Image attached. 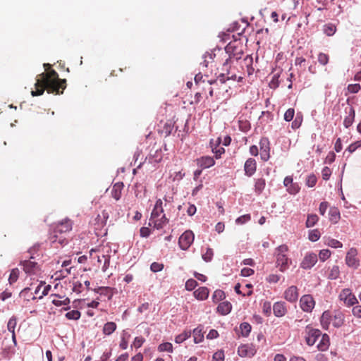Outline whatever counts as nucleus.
<instances>
[{"instance_id":"8fccbe9b","label":"nucleus","mask_w":361,"mask_h":361,"mask_svg":"<svg viewBox=\"0 0 361 361\" xmlns=\"http://www.w3.org/2000/svg\"><path fill=\"white\" fill-rule=\"evenodd\" d=\"M302 122V117L299 114H297L295 119L292 122L291 127L293 129L295 130L300 127Z\"/></svg>"},{"instance_id":"052dcab7","label":"nucleus","mask_w":361,"mask_h":361,"mask_svg":"<svg viewBox=\"0 0 361 361\" xmlns=\"http://www.w3.org/2000/svg\"><path fill=\"white\" fill-rule=\"evenodd\" d=\"M224 353L222 350H219L213 355L212 361H224Z\"/></svg>"},{"instance_id":"9d476101","label":"nucleus","mask_w":361,"mask_h":361,"mask_svg":"<svg viewBox=\"0 0 361 361\" xmlns=\"http://www.w3.org/2000/svg\"><path fill=\"white\" fill-rule=\"evenodd\" d=\"M339 298L348 307L353 306L358 302L356 297L353 294L349 288L342 290L339 295Z\"/></svg>"},{"instance_id":"7c9ffc66","label":"nucleus","mask_w":361,"mask_h":361,"mask_svg":"<svg viewBox=\"0 0 361 361\" xmlns=\"http://www.w3.org/2000/svg\"><path fill=\"white\" fill-rule=\"evenodd\" d=\"M266 185L265 180L263 178H258L255 180V190L257 194H260L264 189Z\"/></svg>"},{"instance_id":"6ab92c4d","label":"nucleus","mask_w":361,"mask_h":361,"mask_svg":"<svg viewBox=\"0 0 361 361\" xmlns=\"http://www.w3.org/2000/svg\"><path fill=\"white\" fill-rule=\"evenodd\" d=\"M197 164L202 169H207L214 166L215 161L212 157L205 156L197 159Z\"/></svg>"},{"instance_id":"20e7f679","label":"nucleus","mask_w":361,"mask_h":361,"mask_svg":"<svg viewBox=\"0 0 361 361\" xmlns=\"http://www.w3.org/2000/svg\"><path fill=\"white\" fill-rule=\"evenodd\" d=\"M288 251V247L286 245H281L275 251L276 258V265L282 272L285 271L291 264V259L287 257L286 253Z\"/></svg>"},{"instance_id":"13d9d810","label":"nucleus","mask_w":361,"mask_h":361,"mask_svg":"<svg viewBox=\"0 0 361 361\" xmlns=\"http://www.w3.org/2000/svg\"><path fill=\"white\" fill-rule=\"evenodd\" d=\"M100 295L107 296L108 299L111 300L113 296L112 288L105 286V288L102 290Z\"/></svg>"},{"instance_id":"e433bc0d","label":"nucleus","mask_w":361,"mask_h":361,"mask_svg":"<svg viewBox=\"0 0 361 361\" xmlns=\"http://www.w3.org/2000/svg\"><path fill=\"white\" fill-rule=\"evenodd\" d=\"M191 336L190 331H185L182 334L178 335L175 338V341L177 343H181L185 341L186 339L190 338Z\"/></svg>"},{"instance_id":"c03bdc74","label":"nucleus","mask_w":361,"mask_h":361,"mask_svg":"<svg viewBox=\"0 0 361 361\" xmlns=\"http://www.w3.org/2000/svg\"><path fill=\"white\" fill-rule=\"evenodd\" d=\"M317 60L321 65L325 66L329 63V56L328 54L321 52L318 54Z\"/></svg>"},{"instance_id":"4c0bfd02","label":"nucleus","mask_w":361,"mask_h":361,"mask_svg":"<svg viewBox=\"0 0 361 361\" xmlns=\"http://www.w3.org/2000/svg\"><path fill=\"white\" fill-rule=\"evenodd\" d=\"M225 298V293L221 290H216L212 295L214 302H219Z\"/></svg>"},{"instance_id":"f3484780","label":"nucleus","mask_w":361,"mask_h":361,"mask_svg":"<svg viewBox=\"0 0 361 361\" xmlns=\"http://www.w3.org/2000/svg\"><path fill=\"white\" fill-rule=\"evenodd\" d=\"M159 127V133L163 136L167 137L171 134L173 128V122L170 120L166 121V122L161 121Z\"/></svg>"},{"instance_id":"72a5a7b5","label":"nucleus","mask_w":361,"mask_h":361,"mask_svg":"<svg viewBox=\"0 0 361 361\" xmlns=\"http://www.w3.org/2000/svg\"><path fill=\"white\" fill-rule=\"evenodd\" d=\"M339 276H340V269H339L338 266L334 265L330 269V271H329V273L328 275V279H329L331 280H334V279H338L339 277Z\"/></svg>"},{"instance_id":"6e6552de","label":"nucleus","mask_w":361,"mask_h":361,"mask_svg":"<svg viewBox=\"0 0 361 361\" xmlns=\"http://www.w3.org/2000/svg\"><path fill=\"white\" fill-rule=\"evenodd\" d=\"M194 233L188 230L185 231L179 238L178 244L183 250H187L194 241Z\"/></svg>"},{"instance_id":"bf43d9fd","label":"nucleus","mask_w":361,"mask_h":361,"mask_svg":"<svg viewBox=\"0 0 361 361\" xmlns=\"http://www.w3.org/2000/svg\"><path fill=\"white\" fill-rule=\"evenodd\" d=\"M245 64L247 66V72L249 74H251L252 72L254 71V68L252 67H250V65H252V58L250 56H247L244 59Z\"/></svg>"},{"instance_id":"603ef678","label":"nucleus","mask_w":361,"mask_h":361,"mask_svg":"<svg viewBox=\"0 0 361 361\" xmlns=\"http://www.w3.org/2000/svg\"><path fill=\"white\" fill-rule=\"evenodd\" d=\"M295 115V110L293 108H289L284 114V120L290 121L293 119Z\"/></svg>"},{"instance_id":"58836bf2","label":"nucleus","mask_w":361,"mask_h":361,"mask_svg":"<svg viewBox=\"0 0 361 361\" xmlns=\"http://www.w3.org/2000/svg\"><path fill=\"white\" fill-rule=\"evenodd\" d=\"M319 221V217L316 214H309L306 221L307 228L314 226Z\"/></svg>"},{"instance_id":"473e14b6","label":"nucleus","mask_w":361,"mask_h":361,"mask_svg":"<svg viewBox=\"0 0 361 361\" xmlns=\"http://www.w3.org/2000/svg\"><path fill=\"white\" fill-rule=\"evenodd\" d=\"M355 118V110L353 108L350 107L349 109V115L345 117L343 121V125L345 128H348L353 124Z\"/></svg>"},{"instance_id":"412c9836","label":"nucleus","mask_w":361,"mask_h":361,"mask_svg":"<svg viewBox=\"0 0 361 361\" xmlns=\"http://www.w3.org/2000/svg\"><path fill=\"white\" fill-rule=\"evenodd\" d=\"M344 319V314L342 312L339 310L334 311L331 319L332 325L336 328L341 327L343 324Z\"/></svg>"},{"instance_id":"5fc2aeb1","label":"nucleus","mask_w":361,"mask_h":361,"mask_svg":"<svg viewBox=\"0 0 361 361\" xmlns=\"http://www.w3.org/2000/svg\"><path fill=\"white\" fill-rule=\"evenodd\" d=\"M348 91L350 92V93H357L360 89H361V86L360 84H350L348 85Z\"/></svg>"},{"instance_id":"0eeeda50","label":"nucleus","mask_w":361,"mask_h":361,"mask_svg":"<svg viewBox=\"0 0 361 361\" xmlns=\"http://www.w3.org/2000/svg\"><path fill=\"white\" fill-rule=\"evenodd\" d=\"M322 336L320 330L314 329L310 326H307L305 328V341L308 345H313L318 338Z\"/></svg>"},{"instance_id":"a18cd8bd","label":"nucleus","mask_w":361,"mask_h":361,"mask_svg":"<svg viewBox=\"0 0 361 361\" xmlns=\"http://www.w3.org/2000/svg\"><path fill=\"white\" fill-rule=\"evenodd\" d=\"M112 211V207L108 206L104 209H103L101 212L100 217L103 219V222H106L109 217V213H111Z\"/></svg>"},{"instance_id":"ea45409f","label":"nucleus","mask_w":361,"mask_h":361,"mask_svg":"<svg viewBox=\"0 0 361 361\" xmlns=\"http://www.w3.org/2000/svg\"><path fill=\"white\" fill-rule=\"evenodd\" d=\"M19 273L20 271L18 268H15L11 270L8 278V282L11 285L17 281L19 277Z\"/></svg>"},{"instance_id":"7ed1b4c3","label":"nucleus","mask_w":361,"mask_h":361,"mask_svg":"<svg viewBox=\"0 0 361 361\" xmlns=\"http://www.w3.org/2000/svg\"><path fill=\"white\" fill-rule=\"evenodd\" d=\"M244 46L240 40L235 39L230 42L225 48L226 54L228 55V58L226 59L224 66L228 65L232 59L238 60L241 59L243 54Z\"/></svg>"},{"instance_id":"bb28decb","label":"nucleus","mask_w":361,"mask_h":361,"mask_svg":"<svg viewBox=\"0 0 361 361\" xmlns=\"http://www.w3.org/2000/svg\"><path fill=\"white\" fill-rule=\"evenodd\" d=\"M221 142V139L219 137L215 143L213 142L212 140L210 141L211 147H212V152L215 154V157L216 159L220 158L221 155L225 152V149L224 147H217L216 145H219Z\"/></svg>"},{"instance_id":"c756f323","label":"nucleus","mask_w":361,"mask_h":361,"mask_svg":"<svg viewBox=\"0 0 361 361\" xmlns=\"http://www.w3.org/2000/svg\"><path fill=\"white\" fill-rule=\"evenodd\" d=\"M193 338L195 343H199L203 341L204 332L202 326H197L193 330Z\"/></svg>"},{"instance_id":"5701e85b","label":"nucleus","mask_w":361,"mask_h":361,"mask_svg":"<svg viewBox=\"0 0 361 361\" xmlns=\"http://www.w3.org/2000/svg\"><path fill=\"white\" fill-rule=\"evenodd\" d=\"M193 294L197 300H204L208 298L209 290L207 287H200L195 290Z\"/></svg>"},{"instance_id":"2f4dec72","label":"nucleus","mask_w":361,"mask_h":361,"mask_svg":"<svg viewBox=\"0 0 361 361\" xmlns=\"http://www.w3.org/2000/svg\"><path fill=\"white\" fill-rule=\"evenodd\" d=\"M116 329V324L113 322H107L103 327V333L106 335L111 334Z\"/></svg>"},{"instance_id":"49530a36","label":"nucleus","mask_w":361,"mask_h":361,"mask_svg":"<svg viewBox=\"0 0 361 361\" xmlns=\"http://www.w3.org/2000/svg\"><path fill=\"white\" fill-rule=\"evenodd\" d=\"M330 220L336 223L340 219V213L337 209H331L329 211Z\"/></svg>"},{"instance_id":"3c124183","label":"nucleus","mask_w":361,"mask_h":361,"mask_svg":"<svg viewBox=\"0 0 361 361\" xmlns=\"http://www.w3.org/2000/svg\"><path fill=\"white\" fill-rule=\"evenodd\" d=\"M158 350L160 352H164V351L172 352L173 346L171 343L166 342V343L160 344L158 347Z\"/></svg>"},{"instance_id":"423d86ee","label":"nucleus","mask_w":361,"mask_h":361,"mask_svg":"<svg viewBox=\"0 0 361 361\" xmlns=\"http://www.w3.org/2000/svg\"><path fill=\"white\" fill-rule=\"evenodd\" d=\"M33 257H30V259H25L20 262V265L23 267V269L25 273L27 275H37L40 273V266L36 262L32 261Z\"/></svg>"},{"instance_id":"338daca9","label":"nucleus","mask_w":361,"mask_h":361,"mask_svg":"<svg viewBox=\"0 0 361 361\" xmlns=\"http://www.w3.org/2000/svg\"><path fill=\"white\" fill-rule=\"evenodd\" d=\"M317 180V177L314 175H310L307 179V185L309 187L312 188L316 185Z\"/></svg>"},{"instance_id":"f03ea898","label":"nucleus","mask_w":361,"mask_h":361,"mask_svg":"<svg viewBox=\"0 0 361 361\" xmlns=\"http://www.w3.org/2000/svg\"><path fill=\"white\" fill-rule=\"evenodd\" d=\"M73 228V222L70 219H65L56 224L54 226L53 233L49 236L51 243L58 242L63 244L66 242V239L59 235L70 232Z\"/></svg>"},{"instance_id":"09e8293b","label":"nucleus","mask_w":361,"mask_h":361,"mask_svg":"<svg viewBox=\"0 0 361 361\" xmlns=\"http://www.w3.org/2000/svg\"><path fill=\"white\" fill-rule=\"evenodd\" d=\"M273 307H271V304L269 301H265L262 305V312L266 316H269L271 313V309Z\"/></svg>"},{"instance_id":"393cba45","label":"nucleus","mask_w":361,"mask_h":361,"mask_svg":"<svg viewBox=\"0 0 361 361\" xmlns=\"http://www.w3.org/2000/svg\"><path fill=\"white\" fill-rule=\"evenodd\" d=\"M123 183H116L113 185L111 193V196L116 200H120V198L121 197V191L123 190Z\"/></svg>"},{"instance_id":"dca6fc26","label":"nucleus","mask_w":361,"mask_h":361,"mask_svg":"<svg viewBox=\"0 0 361 361\" xmlns=\"http://www.w3.org/2000/svg\"><path fill=\"white\" fill-rule=\"evenodd\" d=\"M283 184L290 194L295 195L300 190L299 185L297 183H293V179L291 176H286L284 178Z\"/></svg>"},{"instance_id":"c85d7f7f","label":"nucleus","mask_w":361,"mask_h":361,"mask_svg":"<svg viewBox=\"0 0 361 361\" xmlns=\"http://www.w3.org/2000/svg\"><path fill=\"white\" fill-rule=\"evenodd\" d=\"M329 336L324 334L321 336V339L317 345V348L321 351H325L329 348Z\"/></svg>"},{"instance_id":"ddd939ff","label":"nucleus","mask_w":361,"mask_h":361,"mask_svg":"<svg viewBox=\"0 0 361 361\" xmlns=\"http://www.w3.org/2000/svg\"><path fill=\"white\" fill-rule=\"evenodd\" d=\"M259 145L261 150V159L263 161H267L270 157V147L269 140L266 137L262 138L259 142Z\"/></svg>"},{"instance_id":"e2e57ef3","label":"nucleus","mask_w":361,"mask_h":361,"mask_svg":"<svg viewBox=\"0 0 361 361\" xmlns=\"http://www.w3.org/2000/svg\"><path fill=\"white\" fill-rule=\"evenodd\" d=\"M164 264L158 262H153L150 266V269L153 272H158L163 269Z\"/></svg>"},{"instance_id":"cd10ccee","label":"nucleus","mask_w":361,"mask_h":361,"mask_svg":"<svg viewBox=\"0 0 361 361\" xmlns=\"http://www.w3.org/2000/svg\"><path fill=\"white\" fill-rule=\"evenodd\" d=\"M231 308L232 305L229 302H222L219 304L217 312L222 315H226L231 312Z\"/></svg>"},{"instance_id":"a19ab883","label":"nucleus","mask_w":361,"mask_h":361,"mask_svg":"<svg viewBox=\"0 0 361 361\" xmlns=\"http://www.w3.org/2000/svg\"><path fill=\"white\" fill-rule=\"evenodd\" d=\"M17 325V319L15 316L11 317L7 324V329L11 333L15 332V329Z\"/></svg>"},{"instance_id":"6e6d98bb","label":"nucleus","mask_w":361,"mask_h":361,"mask_svg":"<svg viewBox=\"0 0 361 361\" xmlns=\"http://www.w3.org/2000/svg\"><path fill=\"white\" fill-rule=\"evenodd\" d=\"M102 258L104 259V262L101 269L102 271L105 272L109 267L110 257L109 255H102Z\"/></svg>"},{"instance_id":"f704fd0d","label":"nucleus","mask_w":361,"mask_h":361,"mask_svg":"<svg viewBox=\"0 0 361 361\" xmlns=\"http://www.w3.org/2000/svg\"><path fill=\"white\" fill-rule=\"evenodd\" d=\"M323 31L327 36H332L336 31V27L332 23H327L323 26Z\"/></svg>"},{"instance_id":"9b49d317","label":"nucleus","mask_w":361,"mask_h":361,"mask_svg":"<svg viewBox=\"0 0 361 361\" xmlns=\"http://www.w3.org/2000/svg\"><path fill=\"white\" fill-rule=\"evenodd\" d=\"M300 305L304 312H311L314 307L315 302L312 295H305L301 297Z\"/></svg>"},{"instance_id":"69168bd1","label":"nucleus","mask_w":361,"mask_h":361,"mask_svg":"<svg viewBox=\"0 0 361 361\" xmlns=\"http://www.w3.org/2000/svg\"><path fill=\"white\" fill-rule=\"evenodd\" d=\"M145 341V338L141 336L135 337L133 343V345L136 348H139L142 346Z\"/></svg>"},{"instance_id":"b1692460","label":"nucleus","mask_w":361,"mask_h":361,"mask_svg":"<svg viewBox=\"0 0 361 361\" xmlns=\"http://www.w3.org/2000/svg\"><path fill=\"white\" fill-rule=\"evenodd\" d=\"M332 319V314L329 311H325L323 312L321 317V325L323 329H328Z\"/></svg>"},{"instance_id":"37998d69","label":"nucleus","mask_w":361,"mask_h":361,"mask_svg":"<svg viewBox=\"0 0 361 361\" xmlns=\"http://www.w3.org/2000/svg\"><path fill=\"white\" fill-rule=\"evenodd\" d=\"M320 236H321V234H320V232L319 231V230L314 229V230H311L309 232L308 238L310 240H311L312 242H315L319 239Z\"/></svg>"},{"instance_id":"f8f14e48","label":"nucleus","mask_w":361,"mask_h":361,"mask_svg":"<svg viewBox=\"0 0 361 361\" xmlns=\"http://www.w3.org/2000/svg\"><path fill=\"white\" fill-rule=\"evenodd\" d=\"M317 262V255L315 253L307 254L302 262L300 263V267L304 269H308L312 268Z\"/></svg>"},{"instance_id":"a211bd4d","label":"nucleus","mask_w":361,"mask_h":361,"mask_svg":"<svg viewBox=\"0 0 361 361\" xmlns=\"http://www.w3.org/2000/svg\"><path fill=\"white\" fill-rule=\"evenodd\" d=\"M168 222L169 219L166 217V215L162 214L159 217H157L154 220L150 218L149 224L150 226H152L157 229H160L168 224Z\"/></svg>"},{"instance_id":"0e129e2a","label":"nucleus","mask_w":361,"mask_h":361,"mask_svg":"<svg viewBox=\"0 0 361 361\" xmlns=\"http://www.w3.org/2000/svg\"><path fill=\"white\" fill-rule=\"evenodd\" d=\"M251 217L250 214H245L237 218L235 222L237 224H243L247 221H249Z\"/></svg>"},{"instance_id":"79ce46f5","label":"nucleus","mask_w":361,"mask_h":361,"mask_svg":"<svg viewBox=\"0 0 361 361\" xmlns=\"http://www.w3.org/2000/svg\"><path fill=\"white\" fill-rule=\"evenodd\" d=\"M80 312L78 310H71L68 312L65 316L68 319L78 320L80 317Z\"/></svg>"},{"instance_id":"1a4fd4ad","label":"nucleus","mask_w":361,"mask_h":361,"mask_svg":"<svg viewBox=\"0 0 361 361\" xmlns=\"http://www.w3.org/2000/svg\"><path fill=\"white\" fill-rule=\"evenodd\" d=\"M357 249L352 247L346 254L345 263L346 264L354 269H356L360 266V260L357 257Z\"/></svg>"},{"instance_id":"f257e3e1","label":"nucleus","mask_w":361,"mask_h":361,"mask_svg":"<svg viewBox=\"0 0 361 361\" xmlns=\"http://www.w3.org/2000/svg\"><path fill=\"white\" fill-rule=\"evenodd\" d=\"M35 90L31 92L33 97L43 94L46 90L48 93L62 94L66 87V80L59 79L57 72L53 69L37 76Z\"/></svg>"},{"instance_id":"c9c22d12","label":"nucleus","mask_w":361,"mask_h":361,"mask_svg":"<svg viewBox=\"0 0 361 361\" xmlns=\"http://www.w3.org/2000/svg\"><path fill=\"white\" fill-rule=\"evenodd\" d=\"M240 332L243 336L246 337L251 331L252 326L247 322H243L240 325Z\"/></svg>"},{"instance_id":"aec40b11","label":"nucleus","mask_w":361,"mask_h":361,"mask_svg":"<svg viewBox=\"0 0 361 361\" xmlns=\"http://www.w3.org/2000/svg\"><path fill=\"white\" fill-rule=\"evenodd\" d=\"M274 314L277 317H281L284 316L287 312V308L285 302H276L273 305Z\"/></svg>"},{"instance_id":"4be33fe9","label":"nucleus","mask_w":361,"mask_h":361,"mask_svg":"<svg viewBox=\"0 0 361 361\" xmlns=\"http://www.w3.org/2000/svg\"><path fill=\"white\" fill-rule=\"evenodd\" d=\"M162 214H164L163 209V202L161 199H159L158 200H157L155 203L154 207L151 214V218H152V219L154 220L157 217H159Z\"/></svg>"},{"instance_id":"39448f33","label":"nucleus","mask_w":361,"mask_h":361,"mask_svg":"<svg viewBox=\"0 0 361 361\" xmlns=\"http://www.w3.org/2000/svg\"><path fill=\"white\" fill-rule=\"evenodd\" d=\"M226 73H221L216 80H207L206 84L208 85L217 84L218 81L221 84H224L226 80H241L243 79L242 76H238L237 74L235 72V68L229 66V68L228 69V65L226 66H224ZM203 83H205V80H202Z\"/></svg>"},{"instance_id":"de8ad7c7","label":"nucleus","mask_w":361,"mask_h":361,"mask_svg":"<svg viewBox=\"0 0 361 361\" xmlns=\"http://www.w3.org/2000/svg\"><path fill=\"white\" fill-rule=\"evenodd\" d=\"M213 255V250L210 247H208L207 248L206 252L202 254V257L206 262H209L212 259Z\"/></svg>"},{"instance_id":"a878e982","label":"nucleus","mask_w":361,"mask_h":361,"mask_svg":"<svg viewBox=\"0 0 361 361\" xmlns=\"http://www.w3.org/2000/svg\"><path fill=\"white\" fill-rule=\"evenodd\" d=\"M238 353L240 357H252L255 354L252 348L247 345H240L238 349Z\"/></svg>"},{"instance_id":"864d4df0","label":"nucleus","mask_w":361,"mask_h":361,"mask_svg":"<svg viewBox=\"0 0 361 361\" xmlns=\"http://www.w3.org/2000/svg\"><path fill=\"white\" fill-rule=\"evenodd\" d=\"M197 286V282L192 279H188L185 283V288L188 290H192Z\"/></svg>"},{"instance_id":"4d7b16f0","label":"nucleus","mask_w":361,"mask_h":361,"mask_svg":"<svg viewBox=\"0 0 361 361\" xmlns=\"http://www.w3.org/2000/svg\"><path fill=\"white\" fill-rule=\"evenodd\" d=\"M331 256V252L329 250H322L319 252V257L322 261H325Z\"/></svg>"},{"instance_id":"4468645a","label":"nucleus","mask_w":361,"mask_h":361,"mask_svg":"<svg viewBox=\"0 0 361 361\" xmlns=\"http://www.w3.org/2000/svg\"><path fill=\"white\" fill-rule=\"evenodd\" d=\"M298 289L295 286H290L284 292L285 299L290 302H296L298 300Z\"/></svg>"},{"instance_id":"680f3d73","label":"nucleus","mask_w":361,"mask_h":361,"mask_svg":"<svg viewBox=\"0 0 361 361\" xmlns=\"http://www.w3.org/2000/svg\"><path fill=\"white\" fill-rule=\"evenodd\" d=\"M331 175V171L329 167L325 166L324 168H323V169L322 171V178L324 180H329Z\"/></svg>"},{"instance_id":"774afa93","label":"nucleus","mask_w":361,"mask_h":361,"mask_svg":"<svg viewBox=\"0 0 361 361\" xmlns=\"http://www.w3.org/2000/svg\"><path fill=\"white\" fill-rule=\"evenodd\" d=\"M328 245H329L332 247H334V248H338V247H343V244L340 241H338V240H336V239L329 240L328 242Z\"/></svg>"},{"instance_id":"2eb2a0df","label":"nucleus","mask_w":361,"mask_h":361,"mask_svg":"<svg viewBox=\"0 0 361 361\" xmlns=\"http://www.w3.org/2000/svg\"><path fill=\"white\" fill-rule=\"evenodd\" d=\"M257 170L256 161L252 158L247 159L244 164L245 175L251 177L255 174Z\"/></svg>"}]
</instances>
